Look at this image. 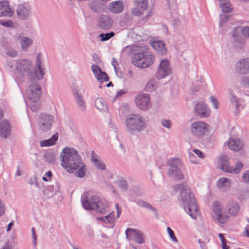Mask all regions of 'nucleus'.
I'll return each mask as SVG.
<instances>
[{
    "instance_id": "44",
    "label": "nucleus",
    "mask_w": 249,
    "mask_h": 249,
    "mask_svg": "<svg viewBox=\"0 0 249 249\" xmlns=\"http://www.w3.org/2000/svg\"><path fill=\"white\" fill-rule=\"evenodd\" d=\"M219 6L221 8L222 12L225 13H230L232 9L231 4L229 2L220 3Z\"/></svg>"
},
{
    "instance_id": "34",
    "label": "nucleus",
    "mask_w": 249,
    "mask_h": 249,
    "mask_svg": "<svg viewBox=\"0 0 249 249\" xmlns=\"http://www.w3.org/2000/svg\"><path fill=\"white\" fill-rule=\"evenodd\" d=\"M90 9L96 13H100L104 11L105 5L98 0L91 1L89 3Z\"/></svg>"
},
{
    "instance_id": "36",
    "label": "nucleus",
    "mask_w": 249,
    "mask_h": 249,
    "mask_svg": "<svg viewBox=\"0 0 249 249\" xmlns=\"http://www.w3.org/2000/svg\"><path fill=\"white\" fill-rule=\"evenodd\" d=\"M18 16H28L32 13L30 7L27 4L19 5L17 9Z\"/></svg>"
},
{
    "instance_id": "11",
    "label": "nucleus",
    "mask_w": 249,
    "mask_h": 249,
    "mask_svg": "<svg viewBox=\"0 0 249 249\" xmlns=\"http://www.w3.org/2000/svg\"><path fill=\"white\" fill-rule=\"evenodd\" d=\"M125 235L126 238L129 240L133 237L135 241L139 244H143L145 241L144 235L138 230L128 228L125 230Z\"/></svg>"
},
{
    "instance_id": "22",
    "label": "nucleus",
    "mask_w": 249,
    "mask_h": 249,
    "mask_svg": "<svg viewBox=\"0 0 249 249\" xmlns=\"http://www.w3.org/2000/svg\"><path fill=\"white\" fill-rule=\"evenodd\" d=\"M113 20L110 17H101L97 22V27L103 30L109 29L113 25Z\"/></svg>"
},
{
    "instance_id": "49",
    "label": "nucleus",
    "mask_w": 249,
    "mask_h": 249,
    "mask_svg": "<svg viewBox=\"0 0 249 249\" xmlns=\"http://www.w3.org/2000/svg\"><path fill=\"white\" fill-rule=\"evenodd\" d=\"M242 179L243 181L249 184V170L246 171L242 175Z\"/></svg>"
},
{
    "instance_id": "18",
    "label": "nucleus",
    "mask_w": 249,
    "mask_h": 249,
    "mask_svg": "<svg viewBox=\"0 0 249 249\" xmlns=\"http://www.w3.org/2000/svg\"><path fill=\"white\" fill-rule=\"evenodd\" d=\"M147 8V0H135V7L132 10L133 16H141Z\"/></svg>"
},
{
    "instance_id": "33",
    "label": "nucleus",
    "mask_w": 249,
    "mask_h": 249,
    "mask_svg": "<svg viewBox=\"0 0 249 249\" xmlns=\"http://www.w3.org/2000/svg\"><path fill=\"white\" fill-rule=\"evenodd\" d=\"M91 161L97 168L102 170H106V166L104 161L98 159V156L94 151L91 152Z\"/></svg>"
},
{
    "instance_id": "52",
    "label": "nucleus",
    "mask_w": 249,
    "mask_h": 249,
    "mask_svg": "<svg viewBox=\"0 0 249 249\" xmlns=\"http://www.w3.org/2000/svg\"><path fill=\"white\" fill-rule=\"evenodd\" d=\"M210 239L207 238L205 240V242L202 241L200 239L198 240V242L200 245V247L202 249H208L206 243H209Z\"/></svg>"
},
{
    "instance_id": "43",
    "label": "nucleus",
    "mask_w": 249,
    "mask_h": 249,
    "mask_svg": "<svg viewBox=\"0 0 249 249\" xmlns=\"http://www.w3.org/2000/svg\"><path fill=\"white\" fill-rule=\"evenodd\" d=\"M119 187L122 191H126L128 188V184L127 182L123 178H121L120 179L116 182Z\"/></svg>"
},
{
    "instance_id": "27",
    "label": "nucleus",
    "mask_w": 249,
    "mask_h": 249,
    "mask_svg": "<svg viewBox=\"0 0 249 249\" xmlns=\"http://www.w3.org/2000/svg\"><path fill=\"white\" fill-rule=\"evenodd\" d=\"M231 186V180L230 178L222 177L217 182V187L222 192H225Z\"/></svg>"
},
{
    "instance_id": "45",
    "label": "nucleus",
    "mask_w": 249,
    "mask_h": 249,
    "mask_svg": "<svg viewBox=\"0 0 249 249\" xmlns=\"http://www.w3.org/2000/svg\"><path fill=\"white\" fill-rule=\"evenodd\" d=\"M181 23V20L178 17H172L171 24L173 26L178 27Z\"/></svg>"
},
{
    "instance_id": "26",
    "label": "nucleus",
    "mask_w": 249,
    "mask_h": 249,
    "mask_svg": "<svg viewBox=\"0 0 249 249\" xmlns=\"http://www.w3.org/2000/svg\"><path fill=\"white\" fill-rule=\"evenodd\" d=\"M10 127L9 123L5 120L0 121V137L6 138L10 135Z\"/></svg>"
},
{
    "instance_id": "24",
    "label": "nucleus",
    "mask_w": 249,
    "mask_h": 249,
    "mask_svg": "<svg viewBox=\"0 0 249 249\" xmlns=\"http://www.w3.org/2000/svg\"><path fill=\"white\" fill-rule=\"evenodd\" d=\"M14 10H12L8 1H0V16H13Z\"/></svg>"
},
{
    "instance_id": "10",
    "label": "nucleus",
    "mask_w": 249,
    "mask_h": 249,
    "mask_svg": "<svg viewBox=\"0 0 249 249\" xmlns=\"http://www.w3.org/2000/svg\"><path fill=\"white\" fill-rule=\"evenodd\" d=\"M207 124L201 121H196L191 124V131L192 133L200 139L203 137L208 130Z\"/></svg>"
},
{
    "instance_id": "7",
    "label": "nucleus",
    "mask_w": 249,
    "mask_h": 249,
    "mask_svg": "<svg viewBox=\"0 0 249 249\" xmlns=\"http://www.w3.org/2000/svg\"><path fill=\"white\" fill-rule=\"evenodd\" d=\"M219 166L224 172L231 174H238L243 168V164L238 161L236 162L235 167H231L229 164V158L225 155L220 157L219 161Z\"/></svg>"
},
{
    "instance_id": "5",
    "label": "nucleus",
    "mask_w": 249,
    "mask_h": 249,
    "mask_svg": "<svg viewBox=\"0 0 249 249\" xmlns=\"http://www.w3.org/2000/svg\"><path fill=\"white\" fill-rule=\"evenodd\" d=\"M154 60L155 56L146 48H142L134 53L131 58L132 63L134 66L142 69L152 65Z\"/></svg>"
},
{
    "instance_id": "13",
    "label": "nucleus",
    "mask_w": 249,
    "mask_h": 249,
    "mask_svg": "<svg viewBox=\"0 0 249 249\" xmlns=\"http://www.w3.org/2000/svg\"><path fill=\"white\" fill-rule=\"evenodd\" d=\"M135 101L137 107L142 110H146L151 106L150 97L147 94L142 93L139 94Z\"/></svg>"
},
{
    "instance_id": "4",
    "label": "nucleus",
    "mask_w": 249,
    "mask_h": 249,
    "mask_svg": "<svg viewBox=\"0 0 249 249\" xmlns=\"http://www.w3.org/2000/svg\"><path fill=\"white\" fill-rule=\"evenodd\" d=\"M125 123L126 132L134 135L141 132L146 128L144 118L138 114H131L127 116Z\"/></svg>"
},
{
    "instance_id": "12",
    "label": "nucleus",
    "mask_w": 249,
    "mask_h": 249,
    "mask_svg": "<svg viewBox=\"0 0 249 249\" xmlns=\"http://www.w3.org/2000/svg\"><path fill=\"white\" fill-rule=\"evenodd\" d=\"M171 71L170 63L167 59H163L161 60L158 71L156 73V76L159 79H162L168 76Z\"/></svg>"
},
{
    "instance_id": "59",
    "label": "nucleus",
    "mask_w": 249,
    "mask_h": 249,
    "mask_svg": "<svg viewBox=\"0 0 249 249\" xmlns=\"http://www.w3.org/2000/svg\"><path fill=\"white\" fill-rule=\"evenodd\" d=\"M30 108L33 111H36L39 109V105L38 104L34 103L31 106Z\"/></svg>"
},
{
    "instance_id": "64",
    "label": "nucleus",
    "mask_w": 249,
    "mask_h": 249,
    "mask_svg": "<svg viewBox=\"0 0 249 249\" xmlns=\"http://www.w3.org/2000/svg\"><path fill=\"white\" fill-rule=\"evenodd\" d=\"M242 85L249 84V78L248 77H243L241 81Z\"/></svg>"
},
{
    "instance_id": "29",
    "label": "nucleus",
    "mask_w": 249,
    "mask_h": 249,
    "mask_svg": "<svg viewBox=\"0 0 249 249\" xmlns=\"http://www.w3.org/2000/svg\"><path fill=\"white\" fill-rule=\"evenodd\" d=\"M19 42L21 45V50L27 51L28 48L33 44V39L28 36H22L21 35L19 36Z\"/></svg>"
},
{
    "instance_id": "35",
    "label": "nucleus",
    "mask_w": 249,
    "mask_h": 249,
    "mask_svg": "<svg viewBox=\"0 0 249 249\" xmlns=\"http://www.w3.org/2000/svg\"><path fill=\"white\" fill-rule=\"evenodd\" d=\"M58 139V134L56 133L53 135L51 138L48 140L40 141V145L41 147H47L53 145L55 144L56 142Z\"/></svg>"
},
{
    "instance_id": "37",
    "label": "nucleus",
    "mask_w": 249,
    "mask_h": 249,
    "mask_svg": "<svg viewBox=\"0 0 249 249\" xmlns=\"http://www.w3.org/2000/svg\"><path fill=\"white\" fill-rule=\"evenodd\" d=\"M95 107L100 111H106L107 110V106L104 99L101 97L96 99L94 102Z\"/></svg>"
},
{
    "instance_id": "6",
    "label": "nucleus",
    "mask_w": 249,
    "mask_h": 249,
    "mask_svg": "<svg viewBox=\"0 0 249 249\" xmlns=\"http://www.w3.org/2000/svg\"><path fill=\"white\" fill-rule=\"evenodd\" d=\"M82 205L86 210H95L103 214L107 212L108 207L106 200L100 198L97 196H92L89 198L86 196L83 200Z\"/></svg>"
},
{
    "instance_id": "60",
    "label": "nucleus",
    "mask_w": 249,
    "mask_h": 249,
    "mask_svg": "<svg viewBox=\"0 0 249 249\" xmlns=\"http://www.w3.org/2000/svg\"><path fill=\"white\" fill-rule=\"evenodd\" d=\"M154 85L153 81L148 82L146 86V88L148 90H152L154 88Z\"/></svg>"
},
{
    "instance_id": "32",
    "label": "nucleus",
    "mask_w": 249,
    "mask_h": 249,
    "mask_svg": "<svg viewBox=\"0 0 249 249\" xmlns=\"http://www.w3.org/2000/svg\"><path fill=\"white\" fill-rule=\"evenodd\" d=\"M234 42L237 45L245 44L244 38L241 36L239 28H235L231 32Z\"/></svg>"
},
{
    "instance_id": "8",
    "label": "nucleus",
    "mask_w": 249,
    "mask_h": 249,
    "mask_svg": "<svg viewBox=\"0 0 249 249\" xmlns=\"http://www.w3.org/2000/svg\"><path fill=\"white\" fill-rule=\"evenodd\" d=\"M180 163L178 159H170L167 161V165L169 166L168 174L175 179L180 180L183 178V175L179 168Z\"/></svg>"
},
{
    "instance_id": "40",
    "label": "nucleus",
    "mask_w": 249,
    "mask_h": 249,
    "mask_svg": "<svg viewBox=\"0 0 249 249\" xmlns=\"http://www.w3.org/2000/svg\"><path fill=\"white\" fill-rule=\"evenodd\" d=\"M56 191V190H54L53 185H49L43 191V194L46 197H51L53 196Z\"/></svg>"
},
{
    "instance_id": "19",
    "label": "nucleus",
    "mask_w": 249,
    "mask_h": 249,
    "mask_svg": "<svg viewBox=\"0 0 249 249\" xmlns=\"http://www.w3.org/2000/svg\"><path fill=\"white\" fill-rule=\"evenodd\" d=\"M115 207L117 210V216L115 218V213L114 212L110 213L108 214L105 216L106 224H108V227L110 228H113L115 224L116 219L118 218L121 213L122 210L121 207L119 206L118 203L115 204Z\"/></svg>"
},
{
    "instance_id": "20",
    "label": "nucleus",
    "mask_w": 249,
    "mask_h": 249,
    "mask_svg": "<svg viewBox=\"0 0 249 249\" xmlns=\"http://www.w3.org/2000/svg\"><path fill=\"white\" fill-rule=\"evenodd\" d=\"M91 70L99 82H103L109 81V78L107 73L103 71L98 65L93 64L91 66Z\"/></svg>"
},
{
    "instance_id": "1",
    "label": "nucleus",
    "mask_w": 249,
    "mask_h": 249,
    "mask_svg": "<svg viewBox=\"0 0 249 249\" xmlns=\"http://www.w3.org/2000/svg\"><path fill=\"white\" fill-rule=\"evenodd\" d=\"M61 165L70 173L82 178L86 174V165L76 150L72 147H65L60 153Z\"/></svg>"
},
{
    "instance_id": "56",
    "label": "nucleus",
    "mask_w": 249,
    "mask_h": 249,
    "mask_svg": "<svg viewBox=\"0 0 249 249\" xmlns=\"http://www.w3.org/2000/svg\"><path fill=\"white\" fill-rule=\"evenodd\" d=\"M229 17H220L219 25L222 27L229 19Z\"/></svg>"
},
{
    "instance_id": "48",
    "label": "nucleus",
    "mask_w": 249,
    "mask_h": 249,
    "mask_svg": "<svg viewBox=\"0 0 249 249\" xmlns=\"http://www.w3.org/2000/svg\"><path fill=\"white\" fill-rule=\"evenodd\" d=\"M167 230L171 239H172L174 241L177 242L178 240L175 235L173 231L169 227L167 228Z\"/></svg>"
},
{
    "instance_id": "23",
    "label": "nucleus",
    "mask_w": 249,
    "mask_h": 249,
    "mask_svg": "<svg viewBox=\"0 0 249 249\" xmlns=\"http://www.w3.org/2000/svg\"><path fill=\"white\" fill-rule=\"evenodd\" d=\"M230 100L231 107L235 109L236 113L238 114L240 109L243 108V107L241 104V99L236 97L233 92H230Z\"/></svg>"
},
{
    "instance_id": "30",
    "label": "nucleus",
    "mask_w": 249,
    "mask_h": 249,
    "mask_svg": "<svg viewBox=\"0 0 249 249\" xmlns=\"http://www.w3.org/2000/svg\"><path fill=\"white\" fill-rule=\"evenodd\" d=\"M228 145L230 149L233 151L241 150L244 145L243 142L239 139H230L228 142Z\"/></svg>"
},
{
    "instance_id": "9",
    "label": "nucleus",
    "mask_w": 249,
    "mask_h": 249,
    "mask_svg": "<svg viewBox=\"0 0 249 249\" xmlns=\"http://www.w3.org/2000/svg\"><path fill=\"white\" fill-rule=\"evenodd\" d=\"M53 121V116L46 113H41L37 117V124L39 129L44 132L51 129Z\"/></svg>"
},
{
    "instance_id": "25",
    "label": "nucleus",
    "mask_w": 249,
    "mask_h": 249,
    "mask_svg": "<svg viewBox=\"0 0 249 249\" xmlns=\"http://www.w3.org/2000/svg\"><path fill=\"white\" fill-rule=\"evenodd\" d=\"M124 2L122 0L114 1L109 3V10L114 14L121 13L124 9Z\"/></svg>"
},
{
    "instance_id": "54",
    "label": "nucleus",
    "mask_w": 249,
    "mask_h": 249,
    "mask_svg": "<svg viewBox=\"0 0 249 249\" xmlns=\"http://www.w3.org/2000/svg\"><path fill=\"white\" fill-rule=\"evenodd\" d=\"M6 54L12 57H15L18 55V52L15 50L10 49L7 52Z\"/></svg>"
},
{
    "instance_id": "58",
    "label": "nucleus",
    "mask_w": 249,
    "mask_h": 249,
    "mask_svg": "<svg viewBox=\"0 0 249 249\" xmlns=\"http://www.w3.org/2000/svg\"><path fill=\"white\" fill-rule=\"evenodd\" d=\"M194 153L198 156V157L200 158H204V155L203 153L199 150L198 149H194Z\"/></svg>"
},
{
    "instance_id": "42",
    "label": "nucleus",
    "mask_w": 249,
    "mask_h": 249,
    "mask_svg": "<svg viewBox=\"0 0 249 249\" xmlns=\"http://www.w3.org/2000/svg\"><path fill=\"white\" fill-rule=\"evenodd\" d=\"M115 36V33L113 32H110L106 34L101 33L99 35V37L100 38L101 41H106Z\"/></svg>"
},
{
    "instance_id": "28",
    "label": "nucleus",
    "mask_w": 249,
    "mask_h": 249,
    "mask_svg": "<svg viewBox=\"0 0 249 249\" xmlns=\"http://www.w3.org/2000/svg\"><path fill=\"white\" fill-rule=\"evenodd\" d=\"M134 202L140 207L153 212L155 216L157 218H158V212L157 210L148 202L145 201L142 199H136Z\"/></svg>"
},
{
    "instance_id": "38",
    "label": "nucleus",
    "mask_w": 249,
    "mask_h": 249,
    "mask_svg": "<svg viewBox=\"0 0 249 249\" xmlns=\"http://www.w3.org/2000/svg\"><path fill=\"white\" fill-rule=\"evenodd\" d=\"M229 213L232 215H236L240 210V206L238 203L236 202H230L227 205Z\"/></svg>"
},
{
    "instance_id": "63",
    "label": "nucleus",
    "mask_w": 249,
    "mask_h": 249,
    "mask_svg": "<svg viewBox=\"0 0 249 249\" xmlns=\"http://www.w3.org/2000/svg\"><path fill=\"white\" fill-rule=\"evenodd\" d=\"M136 189L138 190V192H136V190H134L135 193L138 196H141L143 194V191L139 188V187H137Z\"/></svg>"
},
{
    "instance_id": "39",
    "label": "nucleus",
    "mask_w": 249,
    "mask_h": 249,
    "mask_svg": "<svg viewBox=\"0 0 249 249\" xmlns=\"http://www.w3.org/2000/svg\"><path fill=\"white\" fill-rule=\"evenodd\" d=\"M44 158L48 162L52 163H54L55 162V157L54 153L51 150L47 151L44 153Z\"/></svg>"
},
{
    "instance_id": "57",
    "label": "nucleus",
    "mask_w": 249,
    "mask_h": 249,
    "mask_svg": "<svg viewBox=\"0 0 249 249\" xmlns=\"http://www.w3.org/2000/svg\"><path fill=\"white\" fill-rule=\"evenodd\" d=\"M32 237H33V239L34 245V246H36V240L37 237H36V234L35 229L34 228H32Z\"/></svg>"
},
{
    "instance_id": "61",
    "label": "nucleus",
    "mask_w": 249,
    "mask_h": 249,
    "mask_svg": "<svg viewBox=\"0 0 249 249\" xmlns=\"http://www.w3.org/2000/svg\"><path fill=\"white\" fill-rule=\"evenodd\" d=\"M4 213V205L2 203V201L0 199V216Z\"/></svg>"
},
{
    "instance_id": "53",
    "label": "nucleus",
    "mask_w": 249,
    "mask_h": 249,
    "mask_svg": "<svg viewBox=\"0 0 249 249\" xmlns=\"http://www.w3.org/2000/svg\"><path fill=\"white\" fill-rule=\"evenodd\" d=\"M242 34L246 38L249 37V27H244L242 30Z\"/></svg>"
},
{
    "instance_id": "17",
    "label": "nucleus",
    "mask_w": 249,
    "mask_h": 249,
    "mask_svg": "<svg viewBox=\"0 0 249 249\" xmlns=\"http://www.w3.org/2000/svg\"><path fill=\"white\" fill-rule=\"evenodd\" d=\"M195 112L201 117L206 118L209 116L210 110L207 105L203 102H199L195 107Z\"/></svg>"
},
{
    "instance_id": "41",
    "label": "nucleus",
    "mask_w": 249,
    "mask_h": 249,
    "mask_svg": "<svg viewBox=\"0 0 249 249\" xmlns=\"http://www.w3.org/2000/svg\"><path fill=\"white\" fill-rule=\"evenodd\" d=\"M74 97L80 108V109L83 111H85V107L84 106V103L82 95L78 94L74 96Z\"/></svg>"
},
{
    "instance_id": "21",
    "label": "nucleus",
    "mask_w": 249,
    "mask_h": 249,
    "mask_svg": "<svg viewBox=\"0 0 249 249\" xmlns=\"http://www.w3.org/2000/svg\"><path fill=\"white\" fill-rule=\"evenodd\" d=\"M213 210L215 213V217L217 221L220 223L224 224L227 222L228 216H224L221 213V209L218 201L213 202Z\"/></svg>"
},
{
    "instance_id": "62",
    "label": "nucleus",
    "mask_w": 249,
    "mask_h": 249,
    "mask_svg": "<svg viewBox=\"0 0 249 249\" xmlns=\"http://www.w3.org/2000/svg\"><path fill=\"white\" fill-rule=\"evenodd\" d=\"M93 59L96 64H99L101 62L100 57L95 53L93 55Z\"/></svg>"
},
{
    "instance_id": "16",
    "label": "nucleus",
    "mask_w": 249,
    "mask_h": 249,
    "mask_svg": "<svg viewBox=\"0 0 249 249\" xmlns=\"http://www.w3.org/2000/svg\"><path fill=\"white\" fill-rule=\"evenodd\" d=\"M235 69L241 74L249 73V58H243L238 61L235 64Z\"/></svg>"
},
{
    "instance_id": "2",
    "label": "nucleus",
    "mask_w": 249,
    "mask_h": 249,
    "mask_svg": "<svg viewBox=\"0 0 249 249\" xmlns=\"http://www.w3.org/2000/svg\"><path fill=\"white\" fill-rule=\"evenodd\" d=\"M174 190L180 192L181 200L185 212L194 219L198 215V206L194 194L188 186L180 183L174 186Z\"/></svg>"
},
{
    "instance_id": "31",
    "label": "nucleus",
    "mask_w": 249,
    "mask_h": 249,
    "mask_svg": "<svg viewBox=\"0 0 249 249\" xmlns=\"http://www.w3.org/2000/svg\"><path fill=\"white\" fill-rule=\"evenodd\" d=\"M151 46L160 55H163L166 53V49L163 42L162 41H153L151 43Z\"/></svg>"
},
{
    "instance_id": "51",
    "label": "nucleus",
    "mask_w": 249,
    "mask_h": 249,
    "mask_svg": "<svg viewBox=\"0 0 249 249\" xmlns=\"http://www.w3.org/2000/svg\"><path fill=\"white\" fill-rule=\"evenodd\" d=\"M111 64L114 68L115 73L118 76V70L117 69V66L119 65V64L116 58H112Z\"/></svg>"
},
{
    "instance_id": "47",
    "label": "nucleus",
    "mask_w": 249,
    "mask_h": 249,
    "mask_svg": "<svg viewBox=\"0 0 249 249\" xmlns=\"http://www.w3.org/2000/svg\"><path fill=\"white\" fill-rule=\"evenodd\" d=\"M0 24L6 27H12L14 26L13 23L11 20H0Z\"/></svg>"
},
{
    "instance_id": "46",
    "label": "nucleus",
    "mask_w": 249,
    "mask_h": 249,
    "mask_svg": "<svg viewBox=\"0 0 249 249\" xmlns=\"http://www.w3.org/2000/svg\"><path fill=\"white\" fill-rule=\"evenodd\" d=\"M218 236L220 238V240L221 241L222 249H229V247L227 246L226 245L227 241L224 238L223 234L222 233H219Z\"/></svg>"
},
{
    "instance_id": "55",
    "label": "nucleus",
    "mask_w": 249,
    "mask_h": 249,
    "mask_svg": "<svg viewBox=\"0 0 249 249\" xmlns=\"http://www.w3.org/2000/svg\"><path fill=\"white\" fill-rule=\"evenodd\" d=\"M161 124L163 126L170 129L171 127L170 121L167 120H162L161 121Z\"/></svg>"
},
{
    "instance_id": "3",
    "label": "nucleus",
    "mask_w": 249,
    "mask_h": 249,
    "mask_svg": "<svg viewBox=\"0 0 249 249\" xmlns=\"http://www.w3.org/2000/svg\"><path fill=\"white\" fill-rule=\"evenodd\" d=\"M41 64V54L39 53L36 56L35 73L32 71L31 62L26 59H23L18 62L17 70L23 77H28L30 82H34L35 79L34 77L35 75L38 80H41L45 73Z\"/></svg>"
},
{
    "instance_id": "50",
    "label": "nucleus",
    "mask_w": 249,
    "mask_h": 249,
    "mask_svg": "<svg viewBox=\"0 0 249 249\" xmlns=\"http://www.w3.org/2000/svg\"><path fill=\"white\" fill-rule=\"evenodd\" d=\"M210 99L213 103V107L215 109H217L219 105L218 100L214 96H211Z\"/></svg>"
},
{
    "instance_id": "14",
    "label": "nucleus",
    "mask_w": 249,
    "mask_h": 249,
    "mask_svg": "<svg viewBox=\"0 0 249 249\" xmlns=\"http://www.w3.org/2000/svg\"><path fill=\"white\" fill-rule=\"evenodd\" d=\"M145 21V18H142L141 21H136L133 17H123L120 19V25L123 29H126L129 27H133L135 25L140 26Z\"/></svg>"
},
{
    "instance_id": "15",
    "label": "nucleus",
    "mask_w": 249,
    "mask_h": 249,
    "mask_svg": "<svg viewBox=\"0 0 249 249\" xmlns=\"http://www.w3.org/2000/svg\"><path fill=\"white\" fill-rule=\"evenodd\" d=\"M27 93L29 98L35 102L40 98L41 94V88L36 84L33 83L29 85L27 90Z\"/></svg>"
}]
</instances>
